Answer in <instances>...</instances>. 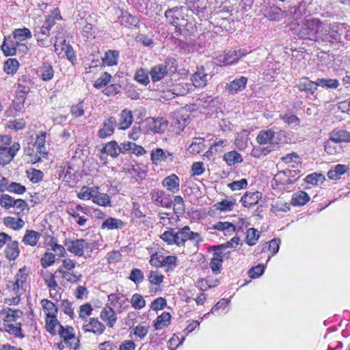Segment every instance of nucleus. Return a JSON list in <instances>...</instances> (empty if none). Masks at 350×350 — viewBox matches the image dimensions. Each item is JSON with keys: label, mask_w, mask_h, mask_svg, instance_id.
I'll use <instances>...</instances> for the list:
<instances>
[{"label": "nucleus", "mask_w": 350, "mask_h": 350, "mask_svg": "<svg viewBox=\"0 0 350 350\" xmlns=\"http://www.w3.org/2000/svg\"><path fill=\"white\" fill-rule=\"evenodd\" d=\"M28 271L26 267L19 269L14 276L12 284L8 286L12 295L11 303L16 305L21 300V296L24 294L27 288Z\"/></svg>", "instance_id": "1"}, {"label": "nucleus", "mask_w": 350, "mask_h": 350, "mask_svg": "<svg viewBox=\"0 0 350 350\" xmlns=\"http://www.w3.org/2000/svg\"><path fill=\"white\" fill-rule=\"evenodd\" d=\"M177 64L175 59L167 57L163 62L152 66L149 71L152 81L158 82L165 77L171 76L176 70Z\"/></svg>", "instance_id": "2"}, {"label": "nucleus", "mask_w": 350, "mask_h": 350, "mask_svg": "<svg viewBox=\"0 0 350 350\" xmlns=\"http://www.w3.org/2000/svg\"><path fill=\"white\" fill-rule=\"evenodd\" d=\"M188 231V226L178 229L177 232L174 229L170 228L161 235V239L168 245H176L178 247H184L187 241Z\"/></svg>", "instance_id": "3"}, {"label": "nucleus", "mask_w": 350, "mask_h": 350, "mask_svg": "<svg viewBox=\"0 0 350 350\" xmlns=\"http://www.w3.org/2000/svg\"><path fill=\"white\" fill-rule=\"evenodd\" d=\"M304 23L310 33L311 40H321L322 41H327V39L323 38L324 23L320 19L311 18L306 19Z\"/></svg>", "instance_id": "4"}, {"label": "nucleus", "mask_w": 350, "mask_h": 350, "mask_svg": "<svg viewBox=\"0 0 350 350\" xmlns=\"http://www.w3.org/2000/svg\"><path fill=\"white\" fill-rule=\"evenodd\" d=\"M247 54L245 49L229 50L224 55H219L215 60L219 66L232 65Z\"/></svg>", "instance_id": "5"}, {"label": "nucleus", "mask_w": 350, "mask_h": 350, "mask_svg": "<svg viewBox=\"0 0 350 350\" xmlns=\"http://www.w3.org/2000/svg\"><path fill=\"white\" fill-rule=\"evenodd\" d=\"M256 140L260 146L271 147L272 150L280 142L278 133H275L272 129L260 131L256 137Z\"/></svg>", "instance_id": "6"}, {"label": "nucleus", "mask_w": 350, "mask_h": 350, "mask_svg": "<svg viewBox=\"0 0 350 350\" xmlns=\"http://www.w3.org/2000/svg\"><path fill=\"white\" fill-rule=\"evenodd\" d=\"M65 245L70 252L77 256H82L84 254V250L89 247V243L83 239H66Z\"/></svg>", "instance_id": "7"}, {"label": "nucleus", "mask_w": 350, "mask_h": 350, "mask_svg": "<svg viewBox=\"0 0 350 350\" xmlns=\"http://www.w3.org/2000/svg\"><path fill=\"white\" fill-rule=\"evenodd\" d=\"M116 126V118L113 116L109 117L103 121L102 127L98 131V137L100 139H105L111 136L113 134Z\"/></svg>", "instance_id": "8"}, {"label": "nucleus", "mask_w": 350, "mask_h": 350, "mask_svg": "<svg viewBox=\"0 0 350 350\" xmlns=\"http://www.w3.org/2000/svg\"><path fill=\"white\" fill-rule=\"evenodd\" d=\"M20 148L21 145L18 142H14L9 148H0V164L5 165L10 163Z\"/></svg>", "instance_id": "9"}, {"label": "nucleus", "mask_w": 350, "mask_h": 350, "mask_svg": "<svg viewBox=\"0 0 350 350\" xmlns=\"http://www.w3.org/2000/svg\"><path fill=\"white\" fill-rule=\"evenodd\" d=\"M263 16L271 21H280L285 16V12L275 5H267L261 10Z\"/></svg>", "instance_id": "10"}, {"label": "nucleus", "mask_w": 350, "mask_h": 350, "mask_svg": "<svg viewBox=\"0 0 350 350\" xmlns=\"http://www.w3.org/2000/svg\"><path fill=\"white\" fill-rule=\"evenodd\" d=\"M150 159L152 164L157 165L161 162H172L174 157L172 152H165L163 149L157 148L151 151Z\"/></svg>", "instance_id": "11"}, {"label": "nucleus", "mask_w": 350, "mask_h": 350, "mask_svg": "<svg viewBox=\"0 0 350 350\" xmlns=\"http://www.w3.org/2000/svg\"><path fill=\"white\" fill-rule=\"evenodd\" d=\"M83 329L87 332H92L96 335H100L105 329V326L97 319L90 318L83 325Z\"/></svg>", "instance_id": "12"}, {"label": "nucleus", "mask_w": 350, "mask_h": 350, "mask_svg": "<svg viewBox=\"0 0 350 350\" xmlns=\"http://www.w3.org/2000/svg\"><path fill=\"white\" fill-rule=\"evenodd\" d=\"M37 74L43 81H51L55 74L51 63L47 61L43 62L42 65L38 68Z\"/></svg>", "instance_id": "13"}, {"label": "nucleus", "mask_w": 350, "mask_h": 350, "mask_svg": "<svg viewBox=\"0 0 350 350\" xmlns=\"http://www.w3.org/2000/svg\"><path fill=\"white\" fill-rule=\"evenodd\" d=\"M295 87L301 92L313 95L317 90L316 81L310 80L308 77H302L299 80Z\"/></svg>", "instance_id": "14"}, {"label": "nucleus", "mask_w": 350, "mask_h": 350, "mask_svg": "<svg viewBox=\"0 0 350 350\" xmlns=\"http://www.w3.org/2000/svg\"><path fill=\"white\" fill-rule=\"evenodd\" d=\"M247 79L243 76L226 83V88L230 94H235L245 89Z\"/></svg>", "instance_id": "15"}, {"label": "nucleus", "mask_w": 350, "mask_h": 350, "mask_svg": "<svg viewBox=\"0 0 350 350\" xmlns=\"http://www.w3.org/2000/svg\"><path fill=\"white\" fill-rule=\"evenodd\" d=\"M162 185L172 193H177L180 189V179L177 175L172 174L163 180Z\"/></svg>", "instance_id": "16"}, {"label": "nucleus", "mask_w": 350, "mask_h": 350, "mask_svg": "<svg viewBox=\"0 0 350 350\" xmlns=\"http://www.w3.org/2000/svg\"><path fill=\"white\" fill-rule=\"evenodd\" d=\"M262 198V193L260 191H247L241 198V201L245 207L251 208L257 204Z\"/></svg>", "instance_id": "17"}, {"label": "nucleus", "mask_w": 350, "mask_h": 350, "mask_svg": "<svg viewBox=\"0 0 350 350\" xmlns=\"http://www.w3.org/2000/svg\"><path fill=\"white\" fill-rule=\"evenodd\" d=\"M164 275L156 270L150 271L148 275V280L152 286H157L156 288L151 287L150 288V293H157L161 284L163 282ZM161 291V289H159Z\"/></svg>", "instance_id": "18"}, {"label": "nucleus", "mask_w": 350, "mask_h": 350, "mask_svg": "<svg viewBox=\"0 0 350 350\" xmlns=\"http://www.w3.org/2000/svg\"><path fill=\"white\" fill-rule=\"evenodd\" d=\"M191 81L196 88H203L206 85L208 75L205 73L204 67L197 68V70L191 77Z\"/></svg>", "instance_id": "19"}, {"label": "nucleus", "mask_w": 350, "mask_h": 350, "mask_svg": "<svg viewBox=\"0 0 350 350\" xmlns=\"http://www.w3.org/2000/svg\"><path fill=\"white\" fill-rule=\"evenodd\" d=\"M118 20L121 25L131 29L137 27L139 24V19L126 11L121 12V14L119 16Z\"/></svg>", "instance_id": "20"}, {"label": "nucleus", "mask_w": 350, "mask_h": 350, "mask_svg": "<svg viewBox=\"0 0 350 350\" xmlns=\"http://www.w3.org/2000/svg\"><path fill=\"white\" fill-rule=\"evenodd\" d=\"M133 121L132 111L128 109H123L120 115V119L117 126L119 129L125 130L128 129Z\"/></svg>", "instance_id": "21"}, {"label": "nucleus", "mask_w": 350, "mask_h": 350, "mask_svg": "<svg viewBox=\"0 0 350 350\" xmlns=\"http://www.w3.org/2000/svg\"><path fill=\"white\" fill-rule=\"evenodd\" d=\"M100 318L107 323V325L109 327H113L117 321L116 314L110 306H106L101 310Z\"/></svg>", "instance_id": "22"}, {"label": "nucleus", "mask_w": 350, "mask_h": 350, "mask_svg": "<svg viewBox=\"0 0 350 350\" xmlns=\"http://www.w3.org/2000/svg\"><path fill=\"white\" fill-rule=\"evenodd\" d=\"M23 314V312L19 310H12L7 308L0 312V317L3 318L4 323H14Z\"/></svg>", "instance_id": "23"}, {"label": "nucleus", "mask_w": 350, "mask_h": 350, "mask_svg": "<svg viewBox=\"0 0 350 350\" xmlns=\"http://www.w3.org/2000/svg\"><path fill=\"white\" fill-rule=\"evenodd\" d=\"M19 254L20 250L18 247V242L12 239L11 241H10L5 247V257L9 260H14L18 257Z\"/></svg>", "instance_id": "24"}, {"label": "nucleus", "mask_w": 350, "mask_h": 350, "mask_svg": "<svg viewBox=\"0 0 350 350\" xmlns=\"http://www.w3.org/2000/svg\"><path fill=\"white\" fill-rule=\"evenodd\" d=\"M329 135V139L335 143L350 142V132L346 130H334Z\"/></svg>", "instance_id": "25"}, {"label": "nucleus", "mask_w": 350, "mask_h": 350, "mask_svg": "<svg viewBox=\"0 0 350 350\" xmlns=\"http://www.w3.org/2000/svg\"><path fill=\"white\" fill-rule=\"evenodd\" d=\"M1 331H5L10 335L14 336L16 338H23L24 335L22 334L21 323H3V326L0 329Z\"/></svg>", "instance_id": "26"}, {"label": "nucleus", "mask_w": 350, "mask_h": 350, "mask_svg": "<svg viewBox=\"0 0 350 350\" xmlns=\"http://www.w3.org/2000/svg\"><path fill=\"white\" fill-rule=\"evenodd\" d=\"M59 334L68 347H72L71 340L75 338L72 327L67 326L65 328L62 325H59Z\"/></svg>", "instance_id": "27"}, {"label": "nucleus", "mask_w": 350, "mask_h": 350, "mask_svg": "<svg viewBox=\"0 0 350 350\" xmlns=\"http://www.w3.org/2000/svg\"><path fill=\"white\" fill-rule=\"evenodd\" d=\"M41 304L47 318L57 317L58 309L53 302L44 299L41 301Z\"/></svg>", "instance_id": "28"}, {"label": "nucleus", "mask_w": 350, "mask_h": 350, "mask_svg": "<svg viewBox=\"0 0 350 350\" xmlns=\"http://www.w3.org/2000/svg\"><path fill=\"white\" fill-rule=\"evenodd\" d=\"M223 159L229 166L241 163L243 161L241 154L236 150H232L225 153Z\"/></svg>", "instance_id": "29"}, {"label": "nucleus", "mask_w": 350, "mask_h": 350, "mask_svg": "<svg viewBox=\"0 0 350 350\" xmlns=\"http://www.w3.org/2000/svg\"><path fill=\"white\" fill-rule=\"evenodd\" d=\"M274 180L277 185L284 186L286 188L289 187V185H293L295 181V180H290L287 176L286 170L278 172L274 176Z\"/></svg>", "instance_id": "30"}, {"label": "nucleus", "mask_w": 350, "mask_h": 350, "mask_svg": "<svg viewBox=\"0 0 350 350\" xmlns=\"http://www.w3.org/2000/svg\"><path fill=\"white\" fill-rule=\"evenodd\" d=\"M310 196L306 192L304 191H299L293 195L291 204L293 206H304L310 200Z\"/></svg>", "instance_id": "31"}, {"label": "nucleus", "mask_w": 350, "mask_h": 350, "mask_svg": "<svg viewBox=\"0 0 350 350\" xmlns=\"http://www.w3.org/2000/svg\"><path fill=\"white\" fill-rule=\"evenodd\" d=\"M124 226V223L121 219L114 217H109L103 222L101 225V228L114 230L122 229Z\"/></svg>", "instance_id": "32"}, {"label": "nucleus", "mask_w": 350, "mask_h": 350, "mask_svg": "<svg viewBox=\"0 0 350 350\" xmlns=\"http://www.w3.org/2000/svg\"><path fill=\"white\" fill-rule=\"evenodd\" d=\"M41 234L38 232L33 230H28L26 231L25 234L23 238V242L25 245H29L31 246H35L37 244L39 239L40 238Z\"/></svg>", "instance_id": "33"}, {"label": "nucleus", "mask_w": 350, "mask_h": 350, "mask_svg": "<svg viewBox=\"0 0 350 350\" xmlns=\"http://www.w3.org/2000/svg\"><path fill=\"white\" fill-rule=\"evenodd\" d=\"M349 167L345 165L338 164L334 168L329 170L327 172V176L331 180L340 179L341 176L344 174Z\"/></svg>", "instance_id": "34"}, {"label": "nucleus", "mask_w": 350, "mask_h": 350, "mask_svg": "<svg viewBox=\"0 0 350 350\" xmlns=\"http://www.w3.org/2000/svg\"><path fill=\"white\" fill-rule=\"evenodd\" d=\"M339 84L338 80L336 79L319 78L316 81L317 88L320 86L325 89H336Z\"/></svg>", "instance_id": "35"}, {"label": "nucleus", "mask_w": 350, "mask_h": 350, "mask_svg": "<svg viewBox=\"0 0 350 350\" xmlns=\"http://www.w3.org/2000/svg\"><path fill=\"white\" fill-rule=\"evenodd\" d=\"M119 57V53L117 51L109 50L102 58L103 63L107 66H111L117 65Z\"/></svg>", "instance_id": "36"}, {"label": "nucleus", "mask_w": 350, "mask_h": 350, "mask_svg": "<svg viewBox=\"0 0 350 350\" xmlns=\"http://www.w3.org/2000/svg\"><path fill=\"white\" fill-rule=\"evenodd\" d=\"M171 320V314L170 312H163L161 315L158 316L154 326L155 329H161L162 328L167 326Z\"/></svg>", "instance_id": "37"}, {"label": "nucleus", "mask_w": 350, "mask_h": 350, "mask_svg": "<svg viewBox=\"0 0 350 350\" xmlns=\"http://www.w3.org/2000/svg\"><path fill=\"white\" fill-rule=\"evenodd\" d=\"M103 152L106 153L112 158H116L120 154L118 152V144L116 141L112 140L107 142L102 150Z\"/></svg>", "instance_id": "38"}, {"label": "nucleus", "mask_w": 350, "mask_h": 350, "mask_svg": "<svg viewBox=\"0 0 350 350\" xmlns=\"http://www.w3.org/2000/svg\"><path fill=\"white\" fill-rule=\"evenodd\" d=\"M149 75L147 69L141 68L136 70L134 79L142 85H147L150 83Z\"/></svg>", "instance_id": "39"}, {"label": "nucleus", "mask_w": 350, "mask_h": 350, "mask_svg": "<svg viewBox=\"0 0 350 350\" xmlns=\"http://www.w3.org/2000/svg\"><path fill=\"white\" fill-rule=\"evenodd\" d=\"M4 224L9 228L15 230H20L25 225V221L21 218H15L13 217H6L4 218Z\"/></svg>", "instance_id": "40"}, {"label": "nucleus", "mask_w": 350, "mask_h": 350, "mask_svg": "<svg viewBox=\"0 0 350 350\" xmlns=\"http://www.w3.org/2000/svg\"><path fill=\"white\" fill-rule=\"evenodd\" d=\"M1 49L5 56L15 55L17 52L16 42H7L6 39L5 38Z\"/></svg>", "instance_id": "41"}, {"label": "nucleus", "mask_w": 350, "mask_h": 350, "mask_svg": "<svg viewBox=\"0 0 350 350\" xmlns=\"http://www.w3.org/2000/svg\"><path fill=\"white\" fill-rule=\"evenodd\" d=\"M190 9L198 14L204 13L206 9V0H190Z\"/></svg>", "instance_id": "42"}, {"label": "nucleus", "mask_w": 350, "mask_h": 350, "mask_svg": "<svg viewBox=\"0 0 350 350\" xmlns=\"http://www.w3.org/2000/svg\"><path fill=\"white\" fill-rule=\"evenodd\" d=\"M92 201L102 206H111V198L110 196L104 193H98L96 195H93Z\"/></svg>", "instance_id": "43"}, {"label": "nucleus", "mask_w": 350, "mask_h": 350, "mask_svg": "<svg viewBox=\"0 0 350 350\" xmlns=\"http://www.w3.org/2000/svg\"><path fill=\"white\" fill-rule=\"evenodd\" d=\"M31 80L27 76H23L18 81V91L24 94H28L31 90Z\"/></svg>", "instance_id": "44"}, {"label": "nucleus", "mask_w": 350, "mask_h": 350, "mask_svg": "<svg viewBox=\"0 0 350 350\" xmlns=\"http://www.w3.org/2000/svg\"><path fill=\"white\" fill-rule=\"evenodd\" d=\"M222 262L220 254L214 252L210 262V267L214 274H219L221 272Z\"/></svg>", "instance_id": "45"}, {"label": "nucleus", "mask_w": 350, "mask_h": 350, "mask_svg": "<svg viewBox=\"0 0 350 350\" xmlns=\"http://www.w3.org/2000/svg\"><path fill=\"white\" fill-rule=\"evenodd\" d=\"M62 273V277L71 283H77L81 280V275H77L76 273L73 272H70L63 269V267H59L56 271L55 273Z\"/></svg>", "instance_id": "46"}, {"label": "nucleus", "mask_w": 350, "mask_h": 350, "mask_svg": "<svg viewBox=\"0 0 350 350\" xmlns=\"http://www.w3.org/2000/svg\"><path fill=\"white\" fill-rule=\"evenodd\" d=\"M12 208L14 209V213L18 215L24 214L26 211H29V207L27 203L23 199H16L12 204Z\"/></svg>", "instance_id": "47"}, {"label": "nucleus", "mask_w": 350, "mask_h": 350, "mask_svg": "<svg viewBox=\"0 0 350 350\" xmlns=\"http://www.w3.org/2000/svg\"><path fill=\"white\" fill-rule=\"evenodd\" d=\"M174 205V213L177 215H183L185 212V205L183 198L180 196H176L174 201H172Z\"/></svg>", "instance_id": "48"}, {"label": "nucleus", "mask_w": 350, "mask_h": 350, "mask_svg": "<svg viewBox=\"0 0 350 350\" xmlns=\"http://www.w3.org/2000/svg\"><path fill=\"white\" fill-rule=\"evenodd\" d=\"M204 139L202 137H196L195 141L189 146L188 150L190 153L198 154L202 151L205 147Z\"/></svg>", "instance_id": "49"}, {"label": "nucleus", "mask_w": 350, "mask_h": 350, "mask_svg": "<svg viewBox=\"0 0 350 350\" xmlns=\"http://www.w3.org/2000/svg\"><path fill=\"white\" fill-rule=\"evenodd\" d=\"M280 118L292 128L298 126L300 124V120L299 118L297 116L290 113L281 115Z\"/></svg>", "instance_id": "50"}, {"label": "nucleus", "mask_w": 350, "mask_h": 350, "mask_svg": "<svg viewBox=\"0 0 350 350\" xmlns=\"http://www.w3.org/2000/svg\"><path fill=\"white\" fill-rule=\"evenodd\" d=\"M27 176L33 183H38L40 182L44 176V174L41 170L31 169L27 170Z\"/></svg>", "instance_id": "51"}, {"label": "nucleus", "mask_w": 350, "mask_h": 350, "mask_svg": "<svg viewBox=\"0 0 350 350\" xmlns=\"http://www.w3.org/2000/svg\"><path fill=\"white\" fill-rule=\"evenodd\" d=\"M26 187L16 182L7 184L6 191L18 195H22L26 191Z\"/></svg>", "instance_id": "52"}, {"label": "nucleus", "mask_w": 350, "mask_h": 350, "mask_svg": "<svg viewBox=\"0 0 350 350\" xmlns=\"http://www.w3.org/2000/svg\"><path fill=\"white\" fill-rule=\"evenodd\" d=\"M19 66V63L16 59H8L4 64L3 70L7 74H14Z\"/></svg>", "instance_id": "53"}, {"label": "nucleus", "mask_w": 350, "mask_h": 350, "mask_svg": "<svg viewBox=\"0 0 350 350\" xmlns=\"http://www.w3.org/2000/svg\"><path fill=\"white\" fill-rule=\"evenodd\" d=\"M129 279L133 282L136 285H138L143 282L144 279V275L141 269L133 268L131 271Z\"/></svg>", "instance_id": "54"}, {"label": "nucleus", "mask_w": 350, "mask_h": 350, "mask_svg": "<svg viewBox=\"0 0 350 350\" xmlns=\"http://www.w3.org/2000/svg\"><path fill=\"white\" fill-rule=\"evenodd\" d=\"M111 75L107 72H103L100 77L96 79L93 85L97 89L106 86L111 81Z\"/></svg>", "instance_id": "55"}, {"label": "nucleus", "mask_w": 350, "mask_h": 350, "mask_svg": "<svg viewBox=\"0 0 350 350\" xmlns=\"http://www.w3.org/2000/svg\"><path fill=\"white\" fill-rule=\"evenodd\" d=\"M239 238L237 237H234L232 239H231L230 241H227L225 243L212 246L211 249L212 251L226 250L229 247H234L235 245H237L239 244Z\"/></svg>", "instance_id": "56"}, {"label": "nucleus", "mask_w": 350, "mask_h": 350, "mask_svg": "<svg viewBox=\"0 0 350 350\" xmlns=\"http://www.w3.org/2000/svg\"><path fill=\"white\" fill-rule=\"evenodd\" d=\"M272 150L271 147L262 146L259 144L258 146L253 148L251 155L256 158H260L261 156H265Z\"/></svg>", "instance_id": "57"}, {"label": "nucleus", "mask_w": 350, "mask_h": 350, "mask_svg": "<svg viewBox=\"0 0 350 350\" xmlns=\"http://www.w3.org/2000/svg\"><path fill=\"white\" fill-rule=\"evenodd\" d=\"M213 228L215 230L226 231L228 233L235 231V226L232 223L227 221H219L214 225Z\"/></svg>", "instance_id": "58"}, {"label": "nucleus", "mask_w": 350, "mask_h": 350, "mask_svg": "<svg viewBox=\"0 0 350 350\" xmlns=\"http://www.w3.org/2000/svg\"><path fill=\"white\" fill-rule=\"evenodd\" d=\"M131 303L132 306L136 310H140L143 308L146 305L145 299L141 295L138 293H135L133 295L131 299Z\"/></svg>", "instance_id": "59"}, {"label": "nucleus", "mask_w": 350, "mask_h": 350, "mask_svg": "<svg viewBox=\"0 0 350 350\" xmlns=\"http://www.w3.org/2000/svg\"><path fill=\"white\" fill-rule=\"evenodd\" d=\"M14 37L15 39L23 41L27 38H31V33L28 28L16 29L14 31Z\"/></svg>", "instance_id": "60"}, {"label": "nucleus", "mask_w": 350, "mask_h": 350, "mask_svg": "<svg viewBox=\"0 0 350 350\" xmlns=\"http://www.w3.org/2000/svg\"><path fill=\"white\" fill-rule=\"evenodd\" d=\"M293 31L294 33L296 34L299 38L301 39H309L311 40L310 33L306 29V27L304 23L301 26L293 27Z\"/></svg>", "instance_id": "61"}, {"label": "nucleus", "mask_w": 350, "mask_h": 350, "mask_svg": "<svg viewBox=\"0 0 350 350\" xmlns=\"http://www.w3.org/2000/svg\"><path fill=\"white\" fill-rule=\"evenodd\" d=\"M61 15L58 9H55L53 10L52 14L49 15L46 21L44 22L43 25L46 27H49L50 29L55 25V20L61 19Z\"/></svg>", "instance_id": "62"}, {"label": "nucleus", "mask_w": 350, "mask_h": 350, "mask_svg": "<svg viewBox=\"0 0 350 350\" xmlns=\"http://www.w3.org/2000/svg\"><path fill=\"white\" fill-rule=\"evenodd\" d=\"M15 198L8 194H2L0 197V205L5 209H10L12 208Z\"/></svg>", "instance_id": "63"}, {"label": "nucleus", "mask_w": 350, "mask_h": 350, "mask_svg": "<svg viewBox=\"0 0 350 350\" xmlns=\"http://www.w3.org/2000/svg\"><path fill=\"white\" fill-rule=\"evenodd\" d=\"M259 238L258 230L254 228H249L247 231V243L249 245H254Z\"/></svg>", "instance_id": "64"}]
</instances>
